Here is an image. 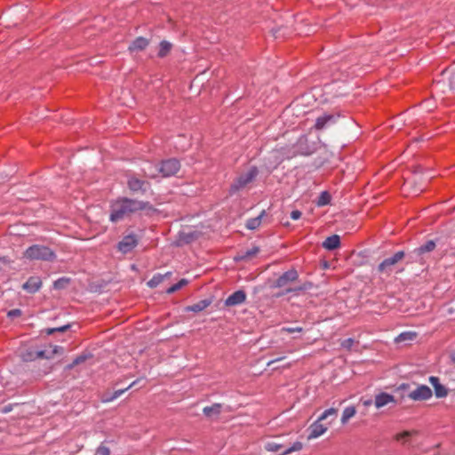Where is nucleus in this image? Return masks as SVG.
<instances>
[{"label": "nucleus", "instance_id": "8", "mask_svg": "<svg viewBox=\"0 0 455 455\" xmlns=\"http://www.w3.org/2000/svg\"><path fill=\"white\" fill-rule=\"evenodd\" d=\"M299 274L295 269H290L280 275L275 282L273 287L283 288L287 287L290 283L297 281Z\"/></svg>", "mask_w": 455, "mask_h": 455}, {"label": "nucleus", "instance_id": "39", "mask_svg": "<svg viewBox=\"0 0 455 455\" xmlns=\"http://www.w3.org/2000/svg\"><path fill=\"white\" fill-rule=\"evenodd\" d=\"M7 268H9V262L5 258H0V272L5 271Z\"/></svg>", "mask_w": 455, "mask_h": 455}, {"label": "nucleus", "instance_id": "1", "mask_svg": "<svg viewBox=\"0 0 455 455\" xmlns=\"http://www.w3.org/2000/svg\"><path fill=\"white\" fill-rule=\"evenodd\" d=\"M140 212L151 215L156 209L149 202L122 196L110 204L109 220L118 222Z\"/></svg>", "mask_w": 455, "mask_h": 455}, {"label": "nucleus", "instance_id": "17", "mask_svg": "<svg viewBox=\"0 0 455 455\" xmlns=\"http://www.w3.org/2000/svg\"><path fill=\"white\" fill-rule=\"evenodd\" d=\"M340 245V238L338 235H332L331 236H328L323 242V247L326 250L332 251L337 248H339Z\"/></svg>", "mask_w": 455, "mask_h": 455}, {"label": "nucleus", "instance_id": "2", "mask_svg": "<svg viewBox=\"0 0 455 455\" xmlns=\"http://www.w3.org/2000/svg\"><path fill=\"white\" fill-rule=\"evenodd\" d=\"M180 168L179 161L176 159H168L159 164H148L143 169L146 177L156 179L158 177H170L175 175Z\"/></svg>", "mask_w": 455, "mask_h": 455}, {"label": "nucleus", "instance_id": "11", "mask_svg": "<svg viewBox=\"0 0 455 455\" xmlns=\"http://www.w3.org/2000/svg\"><path fill=\"white\" fill-rule=\"evenodd\" d=\"M138 244V239L135 235H125L122 241L118 243V250L123 253L132 251Z\"/></svg>", "mask_w": 455, "mask_h": 455}, {"label": "nucleus", "instance_id": "28", "mask_svg": "<svg viewBox=\"0 0 455 455\" xmlns=\"http://www.w3.org/2000/svg\"><path fill=\"white\" fill-rule=\"evenodd\" d=\"M259 252V248L257 246L252 247L250 250H247L243 254L239 256L240 259L247 260L255 257Z\"/></svg>", "mask_w": 455, "mask_h": 455}, {"label": "nucleus", "instance_id": "43", "mask_svg": "<svg viewBox=\"0 0 455 455\" xmlns=\"http://www.w3.org/2000/svg\"><path fill=\"white\" fill-rule=\"evenodd\" d=\"M64 282H65V281H64L63 279H59V280H57V281L54 283V287H55V288H58V289L62 288V287H63V284H64Z\"/></svg>", "mask_w": 455, "mask_h": 455}, {"label": "nucleus", "instance_id": "33", "mask_svg": "<svg viewBox=\"0 0 455 455\" xmlns=\"http://www.w3.org/2000/svg\"><path fill=\"white\" fill-rule=\"evenodd\" d=\"M403 257H404V252L403 251H399L388 259H389V260H391V262L395 266L397 262L402 260L403 259Z\"/></svg>", "mask_w": 455, "mask_h": 455}, {"label": "nucleus", "instance_id": "18", "mask_svg": "<svg viewBox=\"0 0 455 455\" xmlns=\"http://www.w3.org/2000/svg\"><path fill=\"white\" fill-rule=\"evenodd\" d=\"M149 44V41L142 36L136 38L129 46V51H142L144 50Z\"/></svg>", "mask_w": 455, "mask_h": 455}, {"label": "nucleus", "instance_id": "26", "mask_svg": "<svg viewBox=\"0 0 455 455\" xmlns=\"http://www.w3.org/2000/svg\"><path fill=\"white\" fill-rule=\"evenodd\" d=\"M331 195L327 191H323L317 199L316 205L319 207L327 205L331 203Z\"/></svg>", "mask_w": 455, "mask_h": 455}, {"label": "nucleus", "instance_id": "7", "mask_svg": "<svg viewBox=\"0 0 455 455\" xmlns=\"http://www.w3.org/2000/svg\"><path fill=\"white\" fill-rule=\"evenodd\" d=\"M127 187L132 194H145L149 188V182L135 176H130L127 180Z\"/></svg>", "mask_w": 455, "mask_h": 455}, {"label": "nucleus", "instance_id": "20", "mask_svg": "<svg viewBox=\"0 0 455 455\" xmlns=\"http://www.w3.org/2000/svg\"><path fill=\"white\" fill-rule=\"evenodd\" d=\"M212 301L209 299L200 300L191 306L186 307V311L198 313L204 310L211 305Z\"/></svg>", "mask_w": 455, "mask_h": 455}, {"label": "nucleus", "instance_id": "29", "mask_svg": "<svg viewBox=\"0 0 455 455\" xmlns=\"http://www.w3.org/2000/svg\"><path fill=\"white\" fill-rule=\"evenodd\" d=\"M416 338V333L414 332H403L396 339L395 341L400 343L403 341L413 340Z\"/></svg>", "mask_w": 455, "mask_h": 455}, {"label": "nucleus", "instance_id": "35", "mask_svg": "<svg viewBox=\"0 0 455 455\" xmlns=\"http://www.w3.org/2000/svg\"><path fill=\"white\" fill-rule=\"evenodd\" d=\"M412 435V432L410 431H403L400 434H397L395 435V439L400 442L405 443L407 439Z\"/></svg>", "mask_w": 455, "mask_h": 455}, {"label": "nucleus", "instance_id": "34", "mask_svg": "<svg viewBox=\"0 0 455 455\" xmlns=\"http://www.w3.org/2000/svg\"><path fill=\"white\" fill-rule=\"evenodd\" d=\"M87 356L86 355H79L77 356L73 362L72 363H70L69 365L67 366V369L70 370L72 368H74L75 366L84 363L85 360H86Z\"/></svg>", "mask_w": 455, "mask_h": 455}, {"label": "nucleus", "instance_id": "21", "mask_svg": "<svg viewBox=\"0 0 455 455\" xmlns=\"http://www.w3.org/2000/svg\"><path fill=\"white\" fill-rule=\"evenodd\" d=\"M435 248V243L433 240L427 241L425 244L421 245L420 247L417 248L414 251V253L418 256H420L426 252H430L434 251Z\"/></svg>", "mask_w": 455, "mask_h": 455}, {"label": "nucleus", "instance_id": "23", "mask_svg": "<svg viewBox=\"0 0 455 455\" xmlns=\"http://www.w3.org/2000/svg\"><path fill=\"white\" fill-rule=\"evenodd\" d=\"M264 213H265V212L263 211L258 217L251 218V219L248 220L246 222V225H245L246 228L251 230H253V229H256L257 228H259L261 223V219H262Z\"/></svg>", "mask_w": 455, "mask_h": 455}, {"label": "nucleus", "instance_id": "6", "mask_svg": "<svg viewBox=\"0 0 455 455\" xmlns=\"http://www.w3.org/2000/svg\"><path fill=\"white\" fill-rule=\"evenodd\" d=\"M258 172V169L253 166L251 167L246 172L242 173L231 185L230 193L234 194L245 188L257 177Z\"/></svg>", "mask_w": 455, "mask_h": 455}, {"label": "nucleus", "instance_id": "14", "mask_svg": "<svg viewBox=\"0 0 455 455\" xmlns=\"http://www.w3.org/2000/svg\"><path fill=\"white\" fill-rule=\"evenodd\" d=\"M42 286V281L38 276H31L22 285V288L29 293H36Z\"/></svg>", "mask_w": 455, "mask_h": 455}, {"label": "nucleus", "instance_id": "45", "mask_svg": "<svg viewBox=\"0 0 455 455\" xmlns=\"http://www.w3.org/2000/svg\"><path fill=\"white\" fill-rule=\"evenodd\" d=\"M183 235H185L187 236V242H190L194 238L193 235H189V234H186V233H183Z\"/></svg>", "mask_w": 455, "mask_h": 455}, {"label": "nucleus", "instance_id": "24", "mask_svg": "<svg viewBox=\"0 0 455 455\" xmlns=\"http://www.w3.org/2000/svg\"><path fill=\"white\" fill-rule=\"evenodd\" d=\"M137 382H138V380H135L132 383H131L126 388L116 390L113 393V395L109 398L105 399L104 402L108 403V402L114 401L115 399L118 398L123 394H124L127 390H129L130 388L134 387L137 384Z\"/></svg>", "mask_w": 455, "mask_h": 455}, {"label": "nucleus", "instance_id": "13", "mask_svg": "<svg viewBox=\"0 0 455 455\" xmlns=\"http://www.w3.org/2000/svg\"><path fill=\"white\" fill-rule=\"evenodd\" d=\"M246 297V293L243 291H236L226 299L225 306L235 307L241 305L245 301Z\"/></svg>", "mask_w": 455, "mask_h": 455}, {"label": "nucleus", "instance_id": "38", "mask_svg": "<svg viewBox=\"0 0 455 455\" xmlns=\"http://www.w3.org/2000/svg\"><path fill=\"white\" fill-rule=\"evenodd\" d=\"M303 329L301 327H283L281 329V332L293 333L301 332Z\"/></svg>", "mask_w": 455, "mask_h": 455}, {"label": "nucleus", "instance_id": "36", "mask_svg": "<svg viewBox=\"0 0 455 455\" xmlns=\"http://www.w3.org/2000/svg\"><path fill=\"white\" fill-rule=\"evenodd\" d=\"M96 455H110V450L108 447L101 444L97 448Z\"/></svg>", "mask_w": 455, "mask_h": 455}, {"label": "nucleus", "instance_id": "9", "mask_svg": "<svg viewBox=\"0 0 455 455\" xmlns=\"http://www.w3.org/2000/svg\"><path fill=\"white\" fill-rule=\"evenodd\" d=\"M432 396V390L426 385L419 386L415 390L410 392L408 397L413 401H425Z\"/></svg>", "mask_w": 455, "mask_h": 455}, {"label": "nucleus", "instance_id": "16", "mask_svg": "<svg viewBox=\"0 0 455 455\" xmlns=\"http://www.w3.org/2000/svg\"><path fill=\"white\" fill-rule=\"evenodd\" d=\"M388 403H395V397L387 393H381L375 397V406L381 408Z\"/></svg>", "mask_w": 455, "mask_h": 455}, {"label": "nucleus", "instance_id": "15", "mask_svg": "<svg viewBox=\"0 0 455 455\" xmlns=\"http://www.w3.org/2000/svg\"><path fill=\"white\" fill-rule=\"evenodd\" d=\"M429 383L433 386L436 397L443 398L448 395L447 389L440 383L439 378L435 376L429 377Z\"/></svg>", "mask_w": 455, "mask_h": 455}, {"label": "nucleus", "instance_id": "41", "mask_svg": "<svg viewBox=\"0 0 455 455\" xmlns=\"http://www.w3.org/2000/svg\"><path fill=\"white\" fill-rule=\"evenodd\" d=\"M301 217V212L299 210H294L291 212V218L294 220H299Z\"/></svg>", "mask_w": 455, "mask_h": 455}, {"label": "nucleus", "instance_id": "3", "mask_svg": "<svg viewBox=\"0 0 455 455\" xmlns=\"http://www.w3.org/2000/svg\"><path fill=\"white\" fill-rule=\"evenodd\" d=\"M337 413L338 410L334 408L325 410L321 416L308 427L307 440L316 439L325 434L329 428L330 423L323 424V421L331 416L336 417Z\"/></svg>", "mask_w": 455, "mask_h": 455}, {"label": "nucleus", "instance_id": "37", "mask_svg": "<svg viewBox=\"0 0 455 455\" xmlns=\"http://www.w3.org/2000/svg\"><path fill=\"white\" fill-rule=\"evenodd\" d=\"M307 288V287L306 284L301 285V286H298V287H294V288H287L284 292L280 293L278 296L284 295V294H287L289 292L303 291V290H306Z\"/></svg>", "mask_w": 455, "mask_h": 455}, {"label": "nucleus", "instance_id": "40", "mask_svg": "<svg viewBox=\"0 0 455 455\" xmlns=\"http://www.w3.org/2000/svg\"><path fill=\"white\" fill-rule=\"evenodd\" d=\"M7 315L9 317H17L21 315V311L20 309H12L8 312Z\"/></svg>", "mask_w": 455, "mask_h": 455}, {"label": "nucleus", "instance_id": "10", "mask_svg": "<svg viewBox=\"0 0 455 455\" xmlns=\"http://www.w3.org/2000/svg\"><path fill=\"white\" fill-rule=\"evenodd\" d=\"M370 404L369 399H361L357 403L356 407L349 406L347 407L342 413L341 423L346 424L351 418H353L356 412V410H360L361 407L366 408Z\"/></svg>", "mask_w": 455, "mask_h": 455}, {"label": "nucleus", "instance_id": "44", "mask_svg": "<svg viewBox=\"0 0 455 455\" xmlns=\"http://www.w3.org/2000/svg\"><path fill=\"white\" fill-rule=\"evenodd\" d=\"M284 358V356L275 358L267 363V366H270L271 364L275 363L277 362L283 361Z\"/></svg>", "mask_w": 455, "mask_h": 455}, {"label": "nucleus", "instance_id": "4", "mask_svg": "<svg viewBox=\"0 0 455 455\" xmlns=\"http://www.w3.org/2000/svg\"><path fill=\"white\" fill-rule=\"evenodd\" d=\"M265 450L270 452H279L278 455H288L292 452L299 451L303 449V443L301 442H295L291 446H286L284 443L273 440L265 443Z\"/></svg>", "mask_w": 455, "mask_h": 455}, {"label": "nucleus", "instance_id": "5", "mask_svg": "<svg viewBox=\"0 0 455 455\" xmlns=\"http://www.w3.org/2000/svg\"><path fill=\"white\" fill-rule=\"evenodd\" d=\"M24 257L28 259L52 260L55 254L47 246L35 244L24 251Z\"/></svg>", "mask_w": 455, "mask_h": 455}, {"label": "nucleus", "instance_id": "22", "mask_svg": "<svg viewBox=\"0 0 455 455\" xmlns=\"http://www.w3.org/2000/svg\"><path fill=\"white\" fill-rule=\"evenodd\" d=\"M169 275H171L170 272L166 273L165 275H160V274L155 275L148 282V286L150 288H156L164 280L165 277H167Z\"/></svg>", "mask_w": 455, "mask_h": 455}, {"label": "nucleus", "instance_id": "31", "mask_svg": "<svg viewBox=\"0 0 455 455\" xmlns=\"http://www.w3.org/2000/svg\"><path fill=\"white\" fill-rule=\"evenodd\" d=\"M188 280L187 279H181L180 282H178L177 283L173 284L172 286H171L170 288L167 289V293H173L175 291H177L178 290H180V288H182L183 286L187 285L188 284Z\"/></svg>", "mask_w": 455, "mask_h": 455}, {"label": "nucleus", "instance_id": "25", "mask_svg": "<svg viewBox=\"0 0 455 455\" xmlns=\"http://www.w3.org/2000/svg\"><path fill=\"white\" fill-rule=\"evenodd\" d=\"M172 44L168 41H162L159 44L158 57H165L172 50Z\"/></svg>", "mask_w": 455, "mask_h": 455}, {"label": "nucleus", "instance_id": "19", "mask_svg": "<svg viewBox=\"0 0 455 455\" xmlns=\"http://www.w3.org/2000/svg\"><path fill=\"white\" fill-rule=\"evenodd\" d=\"M222 405L220 403H214L211 406H206L203 409L204 414L208 418H216L221 412Z\"/></svg>", "mask_w": 455, "mask_h": 455}, {"label": "nucleus", "instance_id": "12", "mask_svg": "<svg viewBox=\"0 0 455 455\" xmlns=\"http://www.w3.org/2000/svg\"><path fill=\"white\" fill-rule=\"evenodd\" d=\"M64 348L60 346H49L44 350L36 352V358L52 359L56 355H61Z\"/></svg>", "mask_w": 455, "mask_h": 455}, {"label": "nucleus", "instance_id": "42", "mask_svg": "<svg viewBox=\"0 0 455 455\" xmlns=\"http://www.w3.org/2000/svg\"><path fill=\"white\" fill-rule=\"evenodd\" d=\"M450 88L451 90L455 89V73H453L450 78Z\"/></svg>", "mask_w": 455, "mask_h": 455}, {"label": "nucleus", "instance_id": "32", "mask_svg": "<svg viewBox=\"0 0 455 455\" xmlns=\"http://www.w3.org/2000/svg\"><path fill=\"white\" fill-rule=\"evenodd\" d=\"M70 327L69 324H67V325H63L61 327H58V328H49L47 329L45 331L48 335H51V334H53L54 332L58 331V332H64L66 331L67 330H68Z\"/></svg>", "mask_w": 455, "mask_h": 455}, {"label": "nucleus", "instance_id": "27", "mask_svg": "<svg viewBox=\"0 0 455 455\" xmlns=\"http://www.w3.org/2000/svg\"><path fill=\"white\" fill-rule=\"evenodd\" d=\"M332 120V116H330V115H324L323 116H320L316 119V122H315V129L317 130H321L323 129L325 124L329 122V121H331Z\"/></svg>", "mask_w": 455, "mask_h": 455}, {"label": "nucleus", "instance_id": "30", "mask_svg": "<svg viewBox=\"0 0 455 455\" xmlns=\"http://www.w3.org/2000/svg\"><path fill=\"white\" fill-rule=\"evenodd\" d=\"M393 263L391 262V260H389V259H386L385 260H383L379 266V272H382V273H388L391 271V267H393Z\"/></svg>", "mask_w": 455, "mask_h": 455}]
</instances>
